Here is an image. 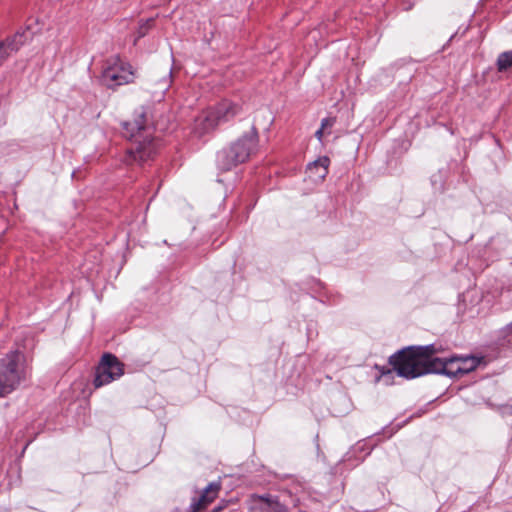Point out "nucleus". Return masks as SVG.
<instances>
[{
	"instance_id": "nucleus-5",
	"label": "nucleus",
	"mask_w": 512,
	"mask_h": 512,
	"mask_svg": "<svg viewBox=\"0 0 512 512\" xmlns=\"http://www.w3.org/2000/svg\"><path fill=\"white\" fill-rule=\"evenodd\" d=\"M242 110L241 105L230 100H222L203 111L195 120V131L205 134L215 130L220 124L226 123L237 116Z\"/></svg>"
},
{
	"instance_id": "nucleus-18",
	"label": "nucleus",
	"mask_w": 512,
	"mask_h": 512,
	"mask_svg": "<svg viewBox=\"0 0 512 512\" xmlns=\"http://www.w3.org/2000/svg\"><path fill=\"white\" fill-rule=\"evenodd\" d=\"M4 45H5L4 42H0V66L10 56L9 52L4 48Z\"/></svg>"
},
{
	"instance_id": "nucleus-20",
	"label": "nucleus",
	"mask_w": 512,
	"mask_h": 512,
	"mask_svg": "<svg viewBox=\"0 0 512 512\" xmlns=\"http://www.w3.org/2000/svg\"><path fill=\"white\" fill-rule=\"evenodd\" d=\"M324 133H325V130L322 129L321 127L315 132V137L319 140V141H322L323 139V136H324Z\"/></svg>"
},
{
	"instance_id": "nucleus-7",
	"label": "nucleus",
	"mask_w": 512,
	"mask_h": 512,
	"mask_svg": "<svg viewBox=\"0 0 512 512\" xmlns=\"http://www.w3.org/2000/svg\"><path fill=\"white\" fill-rule=\"evenodd\" d=\"M123 374V363L115 355L105 353L96 368L93 384L95 388H100L119 379Z\"/></svg>"
},
{
	"instance_id": "nucleus-8",
	"label": "nucleus",
	"mask_w": 512,
	"mask_h": 512,
	"mask_svg": "<svg viewBox=\"0 0 512 512\" xmlns=\"http://www.w3.org/2000/svg\"><path fill=\"white\" fill-rule=\"evenodd\" d=\"M252 509L255 512H289L288 508L281 504L277 497L267 495H252Z\"/></svg>"
},
{
	"instance_id": "nucleus-17",
	"label": "nucleus",
	"mask_w": 512,
	"mask_h": 512,
	"mask_svg": "<svg viewBox=\"0 0 512 512\" xmlns=\"http://www.w3.org/2000/svg\"><path fill=\"white\" fill-rule=\"evenodd\" d=\"M335 122L336 119L334 117H327L322 119L320 127L326 131L328 128H332Z\"/></svg>"
},
{
	"instance_id": "nucleus-2",
	"label": "nucleus",
	"mask_w": 512,
	"mask_h": 512,
	"mask_svg": "<svg viewBox=\"0 0 512 512\" xmlns=\"http://www.w3.org/2000/svg\"><path fill=\"white\" fill-rule=\"evenodd\" d=\"M122 126L124 136L134 141V146L127 150L125 163L143 164L150 160L157 152L158 144L152 136L153 128L148 124L146 110L143 107L137 109L133 120L123 122Z\"/></svg>"
},
{
	"instance_id": "nucleus-1",
	"label": "nucleus",
	"mask_w": 512,
	"mask_h": 512,
	"mask_svg": "<svg viewBox=\"0 0 512 512\" xmlns=\"http://www.w3.org/2000/svg\"><path fill=\"white\" fill-rule=\"evenodd\" d=\"M436 353L434 345L407 347L389 358V363L401 377L413 379L431 371H444L446 369L439 357H432Z\"/></svg>"
},
{
	"instance_id": "nucleus-12",
	"label": "nucleus",
	"mask_w": 512,
	"mask_h": 512,
	"mask_svg": "<svg viewBox=\"0 0 512 512\" xmlns=\"http://www.w3.org/2000/svg\"><path fill=\"white\" fill-rule=\"evenodd\" d=\"M27 40L26 32H17L12 38H8L5 41L4 48L9 52V55L12 52H16L20 49V47L25 43Z\"/></svg>"
},
{
	"instance_id": "nucleus-9",
	"label": "nucleus",
	"mask_w": 512,
	"mask_h": 512,
	"mask_svg": "<svg viewBox=\"0 0 512 512\" xmlns=\"http://www.w3.org/2000/svg\"><path fill=\"white\" fill-rule=\"evenodd\" d=\"M219 490V483H210L204 489L199 499H197L191 504V512H200L202 509L206 508L210 503H212L216 499Z\"/></svg>"
},
{
	"instance_id": "nucleus-14",
	"label": "nucleus",
	"mask_w": 512,
	"mask_h": 512,
	"mask_svg": "<svg viewBox=\"0 0 512 512\" xmlns=\"http://www.w3.org/2000/svg\"><path fill=\"white\" fill-rule=\"evenodd\" d=\"M497 69L499 72L506 71L512 66V52L507 51L501 53L497 58Z\"/></svg>"
},
{
	"instance_id": "nucleus-3",
	"label": "nucleus",
	"mask_w": 512,
	"mask_h": 512,
	"mask_svg": "<svg viewBox=\"0 0 512 512\" xmlns=\"http://www.w3.org/2000/svg\"><path fill=\"white\" fill-rule=\"evenodd\" d=\"M258 143V132L256 127L252 125L249 131L217 153V167L221 171H229L239 164L245 163L256 153Z\"/></svg>"
},
{
	"instance_id": "nucleus-4",
	"label": "nucleus",
	"mask_w": 512,
	"mask_h": 512,
	"mask_svg": "<svg viewBox=\"0 0 512 512\" xmlns=\"http://www.w3.org/2000/svg\"><path fill=\"white\" fill-rule=\"evenodd\" d=\"M25 357L18 350L11 351L0 360V397L14 391L26 379Z\"/></svg>"
},
{
	"instance_id": "nucleus-10",
	"label": "nucleus",
	"mask_w": 512,
	"mask_h": 512,
	"mask_svg": "<svg viewBox=\"0 0 512 512\" xmlns=\"http://www.w3.org/2000/svg\"><path fill=\"white\" fill-rule=\"evenodd\" d=\"M171 83L172 76L170 70L161 78L156 75L153 76L147 85V90L152 94H159L161 97L169 89Z\"/></svg>"
},
{
	"instance_id": "nucleus-13",
	"label": "nucleus",
	"mask_w": 512,
	"mask_h": 512,
	"mask_svg": "<svg viewBox=\"0 0 512 512\" xmlns=\"http://www.w3.org/2000/svg\"><path fill=\"white\" fill-rule=\"evenodd\" d=\"M329 164H330L329 158L326 156H323V157H320L319 159H317L316 161L310 163L308 165V170H310L311 172L313 170H316V172L318 173V177L323 179V178H325V176L328 173Z\"/></svg>"
},
{
	"instance_id": "nucleus-19",
	"label": "nucleus",
	"mask_w": 512,
	"mask_h": 512,
	"mask_svg": "<svg viewBox=\"0 0 512 512\" xmlns=\"http://www.w3.org/2000/svg\"><path fill=\"white\" fill-rule=\"evenodd\" d=\"M462 361H465L464 363L463 362H460V366L462 368H469V371L474 369L475 366H476V363H475V360L474 359H462Z\"/></svg>"
},
{
	"instance_id": "nucleus-16",
	"label": "nucleus",
	"mask_w": 512,
	"mask_h": 512,
	"mask_svg": "<svg viewBox=\"0 0 512 512\" xmlns=\"http://www.w3.org/2000/svg\"><path fill=\"white\" fill-rule=\"evenodd\" d=\"M153 25H154V19H152V18L147 19L145 22L141 23L137 30V38L144 37L149 32V30L153 27Z\"/></svg>"
},
{
	"instance_id": "nucleus-15",
	"label": "nucleus",
	"mask_w": 512,
	"mask_h": 512,
	"mask_svg": "<svg viewBox=\"0 0 512 512\" xmlns=\"http://www.w3.org/2000/svg\"><path fill=\"white\" fill-rule=\"evenodd\" d=\"M500 341L502 344H512V322L500 330Z\"/></svg>"
},
{
	"instance_id": "nucleus-11",
	"label": "nucleus",
	"mask_w": 512,
	"mask_h": 512,
	"mask_svg": "<svg viewBox=\"0 0 512 512\" xmlns=\"http://www.w3.org/2000/svg\"><path fill=\"white\" fill-rule=\"evenodd\" d=\"M439 360L445 364L446 369L444 371H431V373H441L448 376H456L458 374H465L469 372V368H462L460 362L462 358L451 357V358H439ZM465 361H463L464 363Z\"/></svg>"
},
{
	"instance_id": "nucleus-6",
	"label": "nucleus",
	"mask_w": 512,
	"mask_h": 512,
	"mask_svg": "<svg viewBox=\"0 0 512 512\" xmlns=\"http://www.w3.org/2000/svg\"><path fill=\"white\" fill-rule=\"evenodd\" d=\"M135 74L132 66L118 56L106 60L100 80L109 89L134 82Z\"/></svg>"
}]
</instances>
